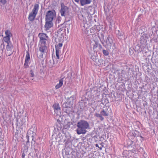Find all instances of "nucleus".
<instances>
[{
    "label": "nucleus",
    "mask_w": 158,
    "mask_h": 158,
    "mask_svg": "<svg viewBox=\"0 0 158 158\" xmlns=\"http://www.w3.org/2000/svg\"><path fill=\"white\" fill-rule=\"evenodd\" d=\"M94 44H93V49L94 50L98 46V43L96 41H94Z\"/></svg>",
    "instance_id": "dca6fc26"
},
{
    "label": "nucleus",
    "mask_w": 158,
    "mask_h": 158,
    "mask_svg": "<svg viewBox=\"0 0 158 158\" xmlns=\"http://www.w3.org/2000/svg\"><path fill=\"white\" fill-rule=\"evenodd\" d=\"M75 1L79 3V2L81 6H84L86 5L89 4L92 2V0H74Z\"/></svg>",
    "instance_id": "9d476101"
},
{
    "label": "nucleus",
    "mask_w": 158,
    "mask_h": 158,
    "mask_svg": "<svg viewBox=\"0 0 158 158\" xmlns=\"http://www.w3.org/2000/svg\"><path fill=\"white\" fill-rule=\"evenodd\" d=\"M95 146H96V147H98V148L99 147V146H98V144H95Z\"/></svg>",
    "instance_id": "393cba45"
},
{
    "label": "nucleus",
    "mask_w": 158,
    "mask_h": 158,
    "mask_svg": "<svg viewBox=\"0 0 158 158\" xmlns=\"http://www.w3.org/2000/svg\"><path fill=\"white\" fill-rule=\"evenodd\" d=\"M77 128L76 130L77 133L78 135L85 134L87 132L86 129L89 128V123L86 121L81 120L77 123Z\"/></svg>",
    "instance_id": "f03ea898"
},
{
    "label": "nucleus",
    "mask_w": 158,
    "mask_h": 158,
    "mask_svg": "<svg viewBox=\"0 0 158 158\" xmlns=\"http://www.w3.org/2000/svg\"><path fill=\"white\" fill-rule=\"evenodd\" d=\"M30 60V56L29 50L26 51V55L25 57V60L29 61Z\"/></svg>",
    "instance_id": "2eb2a0df"
},
{
    "label": "nucleus",
    "mask_w": 158,
    "mask_h": 158,
    "mask_svg": "<svg viewBox=\"0 0 158 158\" xmlns=\"http://www.w3.org/2000/svg\"><path fill=\"white\" fill-rule=\"evenodd\" d=\"M30 73L31 74V77H33L34 76V74L33 71H32V70H31Z\"/></svg>",
    "instance_id": "6ab92c4d"
},
{
    "label": "nucleus",
    "mask_w": 158,
    "mask_h": 158,
    "mask_svg": "<svg viewBox=\"0 0 158 158\" xmlns=\"http://www.w3.org/2000/svg\"><path fill=\"white\" fill-rule=\"evenodd\" d=\"M56 16V13L54 10L47 11L45 16L46 21H52L54 17Z\"/></svg>",
    "instance_id": "39448f33"
},
{
    "label": "nucleus",
    "mask_w": 158,
    "mask_h": 158,
    "mask_svg": "<svg viewBox=\"0 0 158 158\" xmlns=\"http://www.w3.org/2000/svg\"><path fill=\"white\" fill-rule=\"evenodd\" d=\"M6 36L3 38L4 41L7 43L10 42V38L12 36V34L9 30H7L5 32Z\"/></svg>",
    "instance_id": "6e6552de"
},
{
    "label": "nucleus",
    "mask_w": 158,
    "mask_h": 158,
    "mask_svg": "<svg viewBox=\"0 0 158 158\" xmlns=\"http://www.w3.org/2000/svg\"><path fill=\"white\" fill-rule=\"evenodd\" d=\"M63 79L60 80L59 83L57 84L55 86L56 89H59L62 86L63 84Z\"/></svg>",
    "instance_id": "ddd939ff"
},
{
    "label": "nucleus",
    "mask_w": 158,
    "mask_h": 158,
    "mask_svg": "<svg viewBox=\"0 0 158 158\" xmlns=\"http://www.w3.org/2000/svg\"><path fill=\"white\" fill-rule=\"evenodd\" d=\"M113 39L109 35L108 36L107 39L104 41L102 44H103L104 46L106 47H111L113 43Z\"/></svg>",
    "instance_id": "0eeeda50"
},
{
    "label": "nucleus",
    "mask_w": 158,
    "mask_h": 158,
    "mask_svg": "<svg viewBox=\"0 0 158 158\" xmlns=\"http://www.w3.org/2000/svg\"><path fill=\"white\" fill-rule=\"evenodd\" d=\"M102 115H101L100 117V120H101V121H102L104 119V118L102 117Z\"/></svg>",
    "instance_id": "4be33fe9"
},
{
    "label": "nucleus",
    "mask_w": 158,
    "mask_h": 158,
    "mask_svg": "<svg viewBox=\"0 0 158 158\" xmlns=\"http://www.w3.org/2000/svg\"><path fill=\"white\" fill-rule=\"evenodd\" d=\"M39 9V5L38 4H35L32 11L29 15L28 19L29 21H32L35 19Z\"/></svg>",
    "instance_id": "7ed1b4c3"
},
{
    "label": "nucleus",
    "mask_w": 158,
    "mask_h": 158,
    "mask_svg": "<svg viewBox=\"0 0 158 158\" xmlns=\"http://www.w3.org/2000/svg\"><path fill=\"white\" fill-rule=\"evenodd\" d=\"M6 0H1V2L2 4H4L6 3Z\"/></svg>",
    "instance_id": "aec40b11"
},
{
    "label": "nucleus",
    "mask_w": 158,
    "mask_h": 158,
    "mask_svg": "<svg viewBox=\"0 0 158 158\" xmlns=\"http://www.w3.org/2000/svg\"><path fill=\"white\" fill-rule=\"evenodd\" d=\"M10 54H8V56H10Z\"/></svg>",
    "instance_id": "cd10ccee"
},
{
    "label": "nucleus",
    "mask_w": 158,
    "mask_h": 158,
    "mask_svg": "<svg viewBox=\"0 0 158 158\" xmlns=\"http://www.w3.org/2000/svg\"><path fill=\"white\" fill-rule=\"evenodd\" d=\"M98 148H99L100 149V150H102V147H99Z\"/></svg>",
    "instance_id": "a878e982"
},
{
    "label": "nucleus",
    "mask_w": 158,
    "mask_h": 158,
    "mask_svg": "<svg viewBox=\"0 0 158 158\" xmlns=\"http://www.w3.org/2000/svg\"><path fill=\"white\" fill-rule=\"evenodd\" d=\"M109 109V107L107 106L104 107L102 110L101 111L100 114L103 116H108L110 113V111L108 110Z\"/></svg>",
    "instance_id": "1a4fd4ad"
},
{
    "label": "nucleus",
    "mask_w": 158,
    "mask_h": 158,
    "mask_svg": "<svg viewBox=\"0 0 158 158\" xmlns=\"http://www.w3.org/2000/svg\"><path fill=\"white\" fill-rule=\"evenodd\" d=\"M157 151H158V149L157 150Z\"/></svg>",
    "instance_id": "c85d7f7f"
},
{
    "label": "nucleus",
    "mask_w": 158,
    "mask_h": 158,
    "mask_svg": "<svg viewBox=\"0 0 158 158\" xmlns=\"http://www.w3.org/2000/svg\"><path fill=\"white\" fill-rule=\"evenodd\" d=\"M29 62V61H26V60L25 61V63H24V68L27 69L28 67V66H29V65H28Z\"/></svg>",
    "instance_id": "f3484780"
},
{
    "label": "nucleus",
    "mask_w": 158,
    "mask_h": 158,
    "mask_svg": "<svg viewBox=\"0 0 158 158\" xmlns=\"http://www.w3.org/2000/svg\"><path fill=\"white\" fill-rule=\"evenodd\" d=\"M63 41L60 40L59 42H56L55 45L56 54L57 59H60V54L61 53V49L63 46Z\"/></svg>",
    "instance_id": "20e7f679"
},
{
    "label": "nucleus",
    "mask_w": 158,
    "mask_h": 158,
    "mask_svg": "<svg viewBox=\"0 0 158 158\" xmlns=\"http://www.w3.org/2000/svg\"><path fill=\"white\" fill-rule=\"evenodd\" d=\"M40 38L38 44V49L41 54L42 58L43 55L48 52V48L47 42H48L49 37L47 34L44 33H39L38 35Z\"/></svg>",
    "instance_id": "f257e3e1"
},
{
    "label": "nucleus",
    "mask_w": 158,
    "mask_h": 158,
    "mask_svg": "<svg viewBox=\"0 0 158 158\" xmlns=\"http://www.w3.org/2000/svg\"><path fill=\"white\" fill-rule=\"evenodd\" d=\"M101 115H102L101 114H95V116H96L97 117H99V118H100Z\"/></svg>",
    "instance_id": "412c9836"
},
{
    "label": "nucleus",
    "mask_w": 158,
    "mask_h": 158,
    "mask_svg": "<svg viewBox=\"0 0 158 158\" xmlns=\"http://www.w3.org/2000/svg\"><path fill=\"white\" fill-rule=\"evenodd\" d=\"M7 44L6 46V49L7 51H11L12 48V45L10 42L7 43Z\"/></svg>",
    "instance_id": "4468645a"
},
{
    "label": "nucleus",
    "mask_w": 158,
    "mask_h": 158,
    "mask_svg": "<svg viewBox=\"0 0 158 158\" xmlns=\"http://www.w3.org/2000/svg\"><path fill=\"white\" fill-rule=\"evenodd\" d=\"M25 154L23 152L22 154L23 158H24L25 156Z\"/></svg>",
    "instance_id": "5701e85b"
},
{
    "label": "nucleus",
    "mask_w": 158,
    "mask_h": 158,
    "mask_svg": "<svg viewBox=\"0 0 158 158\" xmlns=\"http://www.w3.org/2000/svg\"><path fill=\"white\" fill-rule=\"evenodd\" d=\"M46 23L45 25V28L46 31L48 30L50 28L52 27L53 25L52 21H46Z\"/></svg>",
    "instance_id": "9b49d317"
},
{
    "label": "nucleus",
    "mask_w": 158,
    "mask_h": 158,
    "mask_svg": "<svg viewBox=\"0 0 158 158\" xmlns=\"http://www.w3.org/2000/svg\"><path fill=\"white\" fill-rule=\"evenodd\" d=\"M53 107L54 110V111L55 113H57L58 111H60V108L58 104L55 103L54 104Z\"/></svg>",
    "instance_id": "f8f14e48"
},
{
    "label": "nucleus",
    "mask_w": 158,
    "mask_h": 158,
    "mask_svg": "<svg viewBox=\"0 0 158 158\" xmlns=\"http://www.w3.org/2000/svg\"><path fill=\"white\" fill-rule=\"evenodd\" d=\"M26 137L27 138V142H29V136H28V135H27L26 136Z\"/></svg>",
    "instance_id": "b1692460"
},
{
    "label": "nucleus",
    "mask_w": 158,
    "mask_h": 158,
    "mask_svg": "<svg viewBox=\"0 0 158 158\" xmlns=\"http://www.w3.org/2000/svg\"><path fill=\"white\" fill-rule=\"evenodd\" d=\"M102 52L103 54L106 56H108L109 54V52L106 50H103Z\"/></svg>",
    "instance_id": "a211bd4d"
},
{
    "label": "nucleus",
    "mask_w": 158,
    "mask_h": 158,
    "mask_svg": "<svg viewBox=\"0 0 158 158\" xmlns=\"http://www.w3.org/2000/svg\"><path fill=\"white\" fill-rule=\"evenodd\" d=\"M60 30L61 31H62V29H61V28L60 27Z\"/></svg>",
    "instance_id": "bb28decb"
},
{
    "label": "nucleus",
    "mask_w": 158,
    "mask_h": 158,
    "mask_svg": "<svg viewBox=\"0 0 158 158\" xmlns=\"http://www.w3.org/2000/svg\"><path fill=\"white\" fill-rule=\"evenodd\" d=\"M61 8L60 10L61 15L62 16H65L69 12V8L64 5L63 3L61 4Z\"/></svg>",
    "instance_id": "423d86ee"
}]
</instances>
